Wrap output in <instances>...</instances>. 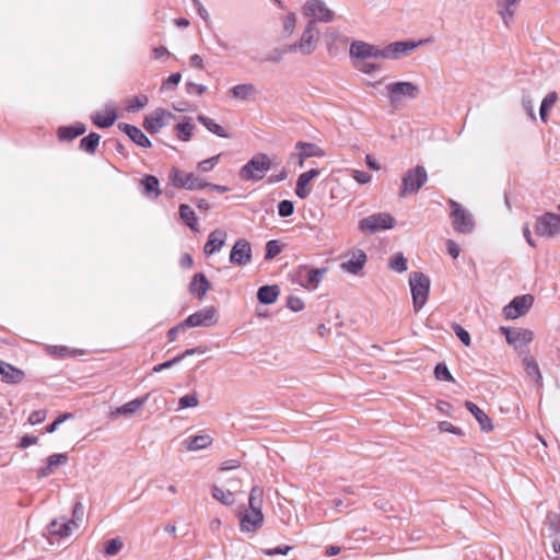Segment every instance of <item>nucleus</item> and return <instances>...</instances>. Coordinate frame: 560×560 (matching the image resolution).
Masks as SVG:
<instances>
[{
	"label": "nucleus",
	"mask_w": 560,
	"mask_h": 560,
	"mask_svg": "<svg viewBox=\"0 0 560 560\" xmlns=\"http://www.w3.org/2000/svg\"><path fill=\"white\" fill-rule=\"evenodd\" d=\"M454 331L456 334V336L458 337V339L465 345V346H469L470 345V335L467 330H465L462 326L459 325H455L454 326Z\"/></svg>",
	"instance_id": "680f3d73"
},
{
	"label": "nucleus",
	"mask_w": 560,
	"mask_h": 560,
	"mask_svg": "<svg viewBox=\"0 0 560 560\" xmlns=\"http://www.w3.org/2000/svg\"><path fill=\"white\" fill-rule=\"evenodd\" d=\"M349 55L352 61L381 59V48L362 40H355L350 45Z\"/></svg>",
	"instance_id": "f3484780"
},
{
	"label": "nucleus",
	"mask_w": 560,
	"mask_h": 560,
	"mask_svg": "<svg viewBox=\"0 0 560 560\" xmlns=\"http://www.w3.org/2000/svg\"><path fill=\"white\" fill-rule=\"evenodd\" d=\"M119 128L138 145L142 148L151 147V141L138 127L128 124H120Z\"/></svg>",
	"instance_id": "bb28decb"
},
{
	"label": "nucleus",
	"mask_w": 560,
	"mask_h": 560,
	"mask_svg": "<svg viewBox=\"0 0 560 560\" xmlns=\"http://www.w3.org/2000/svg\"><path fill=\"white\" fill-rule=\"evenodd\" d=\"M533 303L534 296L530 294L516 296L503 307V315L506 319H516L525 315L533 306Z\"/></svg>",
	"instance_id": "ddd939ff"
},
{
	"label": "nucleus",
	"mask_w": 560,
	"mask_h": 560,
	"mask_svg": "<svg viewBox=\"0 0 560 560\" xmlns=\"http://www.w3.org/2000/svg\"><path fill=\"white\" fill-rule=\"evenodd\" d=\"M501 332L505 336L509 345L515 349L526 347L534 338V332L525 328H506L501 327Z\"/></svg>",
	"instance_id": "a211bd4d"
},
{
	"label": "nucleus",
	"mask_w": 560,
	"mask_h": 560,
	"mask_svg": "<svg viewBox=\"0 0 560 560\" xmlns=\"http://www.w3.org/2000/svg\"><path fill=\"white\" fill-rule=\"evenodd\" d=\"M180 219L191 229L198 231V222L194 210L187 205L179 206Z\"/></svg>",
	"instance_id": "a19ab883"
},
{
	"label": "nucleus",
	"mask_w": 560,
	"mask_h": 560,
	"mask_svg": "<svg viewBox=\"0 0 560 560\" xmlns=\"http://www.w3.org/2000/svg\"><path fill=\"white\" fill-rule=\"evenodd\" d=\"M326 271V268L316 269L308 266H300L293 273V281L307 290H315Z\"/></svg>",
	"instance_id": "0eeeda50"
},
{
	"label": "nucleus",
	"mask_w": 560,
	"mask_h": 560,
	"mask_svg": "<svg viewBox=\"0 0 560 560\" xmlns=\"http://www.w3.org/2000/svg\"><path fill=\"white\" fill-rule=\"evenodd\" d=\"M290 550H292L291 546L283 545V546H279L277 548L265 549L264 553L266 556H276V555H283V556H285V555L289 553Z\"/></svg>",
	"instance_id": "0e129e2a"
},
{
	"label": "nucleus",
	"mask_w": 560,
	"mask_h": 560,
	"mask_svg": "<svg viewBox=\"0 0 560 560\" xmlns=\"http://www.w3.org/2000/svg\"><path fill=\"white\" fill-rule=\"evenodd\" d=\"M149 395H145L143 397H138L136 399H132L126 404H124L120 407H116L115 409L110 410L109 417L113 420H117L120 417H129L137 415L141 411L143 405L148 400Z\"/></svg>",
	"instance_id": "412c9836"
},
{
	"label": "nucleus",
	"mask_w": 560,
	"mask_h": 560,
	"mask_svg": "<svg viewBox=\"0 0 560 560\" xmlns=\"http://www.w3.org/2000/svg\"><path fill=\"white\" fill-rule=\"evenodd\" d=\"M439 430H440V432H448V433H453V434H456V435H460L462 434V430L459 428L453 425L448 421H441L439 423Z\"/></svg>",
	"instance_id": "e2e57ef3"
},
{
	"label": "nucleus",
	"mask_w": 560,
	"mask_h": 560,
	"mask_svg": "<svg viewBox=\"0 0 560 560\" xmlns=\"http://www.w3.org/2000/svg\"><path fill=\"white\" fill-rule=\"evenodd\" d=\"M353 67L365 74H372L381 70V66L373 62L372 59H362L352 61Z\"/></svg>",
	"instance_id": "a18cd8bd"
},
{
	"label": "nucleus",
	"mask_w": 560,
	"mask_h": 560,
	"mask_svg": "<svg viewBox=\"0 0 560 560\" xmlns=\"http://www.w3.org/2000/svg\"><path fill=\"white\" fill-rule=\"evenodd\" d=\"M446 249L448 255L454 259H456L460 254L459 246L453 240H448L446 242Z\"/></svg>",
	"instance_id": "338daca9"
},
{
	"label": "nucleus",
	"mask_w": 560,
	"mask_h": 560,
	"mask_svg": "<svg viewBox=\"0 0 560 560\" xmlns=\"http://www.w3.org/2000/svg\"><path fill=\"white\" fill-rule=\"evenodd\" d=\"M295 150L302 152V156L308 158H323L325 156V151L315 143L298 141L295 143Z\"/></svg>",
	"instance_id": "473e14b6"
},
{
	"label": "nucleus",
	"mask_w": 560,
	"mask_h": 560,
	"mask_svg": "<svg viewBox=\"0 0 560 560\" xmlns=\"http://www.w3.org/2000/svg\"><path fill=\"white\" fill-rule=\"evenodd\" d=\"M0 374L2 375V380L10 384L21 383L24 378V372L22 370L3 361H0Z\"/></svg>",
	"instance_id": "cd10ccee"
},
{
	"label": "nucleus",
	"mask_w": 560,
	"mask_h": 560,
	"mask_svg": "<svg viewBox=\"0 0 560 560\" xmlns=\"http://www.w3.org/2000/svg\"><path fill=\"white\" fill-rule=\"evenodd\" d=\"M79 524L75 520H67L66 517L55 518L48 525V534L58 538L69 537Z\"/></svg>",
	"instance_id": "aec40b11"
},
{
	"label": "nucleus",
	"mask_w": 560,
	"mask_h": 560,
	"mask_svg": "<svg viewBox=\"0 0 560 560\" xmlns=\"http://www.w3.org/2000/svg\"><path fill=\"white\" fill-rule=\"evenodd\" d=\"M548 527L553 534H560V515L548 514L547 516Z\"/></svg>",
	"instance_id": "4d7b16f0"
},
{
	"label": "nucleus",
	"mask_w": 560,
	"mask_h": 560,
	"mask_svg": "<svg viewBox=\"0 0 560 560\" xmlns=\"http://www.w3.org/2000/svg\"><path fill=\"white\" fill-rule=\"evenodd\" d=\"M409 284L413 308L418 312L424 306L428 300L430 279L422 272H412L409 275Z\"/></svg>",
	"instance_id": "7ed1b4c3"
},
{
	"label": "nucleus",
	"mask_w": 560,
	"mask_h": 560,
	"mask_svg": "<svg viewBox=\"0 0 560 560\" xmlns=\"http://www.w3.org/2000/svg\"><path fill=\"white\" fill-rule=\"evenodd\" d=\"M523 364H524L527 376L530 377L535 382V384L538 388H540L542 386V376L539 371L537 361L532 355L526 354L523 358Z\"/></svg>",
	"instance_id": "c85d7f7f"
},
{
	"label": "nucleus",
	"mask_w": 560,
	"mask_h": 560,
	"mask_svg": "<svg viewBox=\"0 0 560 560\" xmlns=\"http://www.w3.org/2000/svg\"><path fill=\"white\" fill-rule=\"evenodd\" d=\"M557 100L558 96L556 92H550L544 97L539 109V115L544 122L547 121L548 112L553 107Z\"/></svg>",
	"instance_id": "37998d69"
},
{
	"label": "nucleus",
	"mask_w": 560,
	"mask_h": 560,
	"mask_svg": "<svg viewBox=\"0 0 560 560\" xmlns=\"http://www.w3.org/2000/svg\"><path fill=\"white\" fill-rule=\"evenodd\" d=\"M85 132V126L83 124H77L74 126H65L58 129V138L60 140H73L74 138Z\"/></svg>",
	"instance_id": "c9c22d12"
},
{
	"label": "nucleus",
	"mask_w": 560,
	"mask_h": 560,
	"mask_svg": "<svg viewBox=\"0 0 560 560\" xmlns=\"http://www.w3.org/2000/svg\"><path fill=\"white\" fill-rule=\"evenodd\" d=\"M560 211V206L558 207ZM535 232L541 237L552 238L560 234V214L546 212L536 219Z\"/></svg>",
	"instance_id": "1a4fd4ad"
},
{
	"label": "nucleus",
	"mask_w": 560,
	"mask_h": 560,
	"mask_svg": "<svg viewBox=\"0 0 560 560\" xmlns=\"http://www.w3.org/2000/svg\"><path fill=\"white\" fill-rule=\"evenodd\" d=\"M395 219L386 212L374 213L359 221L358 229L362 233L374 234L383 230L393 229Z\"/></svg>",
	"instance_id": "423d86ee"
},
{
	"label": "nucleus",
	"mask_w": 560,
	"mask_h": 560,
	"mask_svg": "<svg viewBox=\"0 0 560 560\" xmlns=\"http://www.w3.org/2000/svg\"><path fill=\"white\" fill-rule=\"evenodd\" d=\"M219 320L218 311L214 306H206L189 315L185 320L186 327H211Z\"/></svg>",
	"instance_id": "f8f14e48"
},
{
	"label": "nucleus",
	"mask_w": 560,
	"mask_h": 560,
	"mask_svg": "<svg viewBox=\"0 0 560 560\" xmlns=\"http://www.w3.org/2000/svg\"><path fill=\"white\" fill-rule=\"evenodd\" d=\"M240 529L242 533H256L264 525V514L250 510L238 512Z\"/></svg>",
	"instance_id": "6ab92c4d"
},
{
	"label": "nucleus",
	"mask_w": 560,
	"mask_h": 560,
	"mask_svg": "<svg viewBox=\"0 0 560 560\" xmlns=\"http://www.w3.org/2000/svg\"><path fill=\"white\" fill-rule=\"evenodd\" d=\"M149 103V98L147 95H138L131 97L127 102V110L129 112H138L144 108Z\"/></svg>",
	"instance_id": "49530a36"
},
{
	"label": "nucleus",
	"mask_w": 560,
	"mask_h": 560,
	"mask_svg": "<svg viewBox=\"0 0 560 560\" xmlns=\"http://www.w3.org/2000/svg\"><path fill=\"white\" fill-rule=\"evenodd\" d=\"M302 14L308 19L307 22L316 23H329L335 19V12L328 8L324 0H306L303 8Z\"/></svg>",
	"instance_id": "20e7f679"
},
{
	"label": "nucleus",
	"mask_w": 560,
	"mask_h": 560,
	"mask_svg": "<svg viewBox=\"0 0 560 560\" xmlns=\"http://www.w3.org/2000/svg\"><path fill=\"white\" fill-rule=\"evenodd\" d=\"M101 136L95 132H91L89 136L84 137L80 142V148L88 153L93 154L96 151V148L100 143Z\"/></svg>",
	"instance_id": "c03bdc74"
},
{
	"label": "nucleus",
	"mask_w": 560,
	"mask_h": 560,
	"mask_svg": "<svg viewBox=\"0 0 560 560\" xmlns=\"http://www.w3.org/2000/svg\"><path fill=\"white\" fill-rule=\"evenodd\" d=\"M185 328H187V327H186V325H184V322H182L178 325L171 328L167 331V337H168L170 341H175L179 331L184 330Z\"/></svg>",
	"instance_id": "774afa93"
},
{
	"label": "nucleus",
	"mask_w": 560,
	"mask_h": 560,
	"mask_svg": "<svg viewBox=\"0 0 560 560\" xmlns=\"http://www.w3.org/2000/svg\"><path fill=\"white\" fill-rule=\"evenodd\" d=\"M195 126L191 118L185 117L182 122L175 126L177 137L183 141H189L192 137Z\"/></svg>",
	"instance_id": "4c0bfd02"
},
{
	"label": "nucleus",
	"mask_w": 560,
	"mask_h": 560,
	"mask_svg": "<svg viewBox=\"0 0 560 560\" xmlns=\"http://www.w3.org/2000/svg\"><path fill=\"white\" fill-rule=\"evenodd\" d=\"M434 375L440 381L445 382H454V377L452 376L448 368L444 363H439L434 369Z\"/></svg>",
	"instance_id": "5fc2aeb1"
},
{
	"label": "nucleus",
	"mask_w": 560,
	"mask_h": 560,
	"mask_svg": "<svg viewBox=\"0 0 560 560\" xmlns=\"http://www.w3.org/2000/svg\"><path fill=\"white\" fill-rule=\"evenodd\" d=\"M352 177L362 185L370 183L372 178L369 173L358 170L352 171Z\"/></svg>",
	"instance_id": "69168bd1"
},
{
	"label": "nucleus",
	"mask_w": 560,
	"mask_h": 560,
	"mask_svg": "<svg viewBox=\"0 0 560 560\" xmlns=\"http://www.w3.org/2000/svg\"><path fill=\"white\" fill-rule=\"evenodd\" d=\"M73 418V415L72 413H69V412H66V413H62L51 424H49L47 428H46V431L48 433H54L57 428L62 423L65 422L66 420L68 419H72Z\"/></svg>",
	"instance_id": "13d9d810"
},
{
	"label": "nucleus",
	"mask_w": 560,
	"mask_h": 560,
	"mask_svg": "<svg viewBox=\"0 0 560 560\" xmlns=\"http://www.w3.org/2000/svg\"><path fill=\"white\" fill-rule=\"evenodd\" d=\"M451 220L453 229L460 234H470L475 230V220L472 214L463 208L457 201L450 200Z\"/></svg>",
	"instance_id": "39448f33"
},
{
	"label": "nucleus",
	"mask_w": 560,
	"mask_h": 560,
	"mask_svg": "<svg viewBox=\"0 0 560 560\" xmlns=\"http://www.w3.org/2000/svg\"><path fill=\"white\" fill-rule=\"evenodd\" d=\"M282 244L278 240L268 241L266 244L265 259L271 260L282 252Z\"/></svg>",
	"instance_id": "09e8293b"
},
{
	"label": "nucleus",
	"mask_w": 560,
	"mask_h": 560,
	"mask_svg": "<svg viewBox=\"0 0 560 560\" xmlns=\"http://www.w3.org/2000/svg\"><path fill=\"white\" fill-rule=\"evenodd\" d=\"M465 406L472 413L482 431L489 432L493 429L490 418L477 405L471 401H466Z\"/></svg>",
	"instance_id": "7c9ffc66"
},
{
	"label": "nucleus",
	"mask_w": 560,
	"mask_h": 560,
	"mask_svg": "<svg viewBox=\"0 0 560 560\" xmlns=\"http://www.w3.org/2000/svg\"><path fill=\"white\" fill-rule=\"evenodd\" d=\"M278 285H262L258 289L257 299L262 304H272L279 296Z\"/></svg>",
	"instance_id": "f704fd0d"
},
{
	"label": "nucleus",
	"mask_w": 560,
	"mask_h": 560,
	"mask_svg": "<svg viewBox=\"0 0 560 560\" xmlns=\"http://www.w3.org/2000/svg\"><path fill=\"white\" fill-rule=\"evenodd\" d=\"M220 158H221V154H217L214 156H211L209 159L200 161L197 164L198 171L201 172V173L211 172L215 167V165L219 163Z\"/></svg>",
	"instance_id": "864d4df0"
},
{
	"label": "nucleus",
	"mask_w": 560,
	"mask_h": 560,
	"mask_svg": "<svg viewBox=\"0 0 560 560\" xmlns=\"http://www.w3.org/2000/svg\"><path fill=\"white\" fill-rule=\"evenodd\" d=\"M142 194L147 197L156 198L160 195V184L155 176L148 175L141 180Z\"/></svg>",
	"instance_id": "e433bc0d"
},
{
	"label": "nucleus",
	"mask_w": 560,
	"mask_h": 560,
	"mask_svg": "<svg viewBox=\"0 0 560 560\" xmlns=\"http://www.w3.org/2000/svg\"><path fill=\"white\" fill-rule=\"evenodd\" d=\"M296 15L295 13L293 12H289L288 14H285L282 19V25H283V33L287 35V36H291L294 31H295V26H296Z\"/></svg>",
	"instance_id": "8fccbe9b"
},
{
	"label": "nucleus",
	"mask_w": 560,
	"mask_h": 560,
	"mask_svg": "<svg viewBox=\"0 0 560 560\" xmlns=\"http://www.w3.org/2000/svg\"><path fill=\"white\" fill-rule=\"evenodd\" d=\"M230 93L234 98L245 101L256 93V88L250 83L237 84L230 90Z\"/></svg>",
	"instance_id": "ea45409f"
},
{
	"label": "nucleus",
	"mask_w": 560,
	"mask_h": 560,
	"mask_svg": "<svg viewBox=\"0 0 560 560\" xmlns=\"http://www.w3.org/2000/svg\"><path fill=\"white\" fill-rule=\"evenodd\" d=\"M180 73H172L162 84V89H175L180 82Z\"/></svg>",
	"instance_id": "052dcab7"
},
{
	"label": "nucleus",
	"mask_w": 560,
	"mask_h": 560,
	"mask_svg": "<svg viewBox=\"0 0 560 560\" xmlns=\"http://www.w3.org/2000/svg\"><path fill=\"white\" fill-rule=\"evenodd\" d=\"M294 211V205L290 200H282L278 205V213L282 218L290 217Z\"/></svg>",
	"instance_id": "6e6d98bb"
},
{
	"label": "nucleus",
	"mask_w": 560,
	"mask_h": 560,
	"mask_svg": "<svg viewBox=\"0 0 560 560\" xmlns=\"http://www.w3.org/2000/svg\"><path fill=\"white\" fill-rule=\"evenodd\" d=\"M116 118V109L112 105H107L105 108L97 110L92 115L93 122L101 128H108L113 126Z\"/></svg>",
	"instance_id": "393cba45"
},
{
	"label": "nucleus",
	"mask_w": 560,
	"mask_h": 560,
	"mask_svg": "<svg viewBox=\"0 0 560 560\" xmlns=\"http://www.w3.org/2000/svg\"><path fill=\"white\" fill-rule=\"evenodd\" d=\"M389 268L397 272H404L407 270V259L401 253L393 256L388 264Z\"/></svg>",
	"instance_id": "3c124183"
},
{
	"label": "nucleus",
	"mask_w": 560,
	"mask_h": 560,
	"mask_svg": "<svg viewBox=\"0 0 560 560\" xmlns=\"http://www.w3.org/2000/svg\"><path fill=\"white\" fill-rule=\"evenodd\" d=\"M253 250L250 243L245 238H238L232 246L230 262L235 266H247L250 264Z\"/></svg>",
	"instance_id": "4468645a"
},
{
	"label": "nucleus",
	"mask_w": 560,
	"mask_h": 560,
	"mask_svg": "<svg viewBox=\"0 0 560 560\" xmlns=\"http://www.w3.org/2000/svg\"><path fill=\"white\" fill-rule=\"evenodd\" d=\"M427 179L428 175L423 166H416L407 171L402 177L399 196L405 197L408 194H417Z\"/></svg>",
	"instance_id": "6e6552de"
},
{
	"label": "nucleus",
	"mask_w": 560,
	"mask_h": 560,
	"mask_svg": "<svg viewBox=\"0 0 560 560\" xmlns=\"http://www.w3.org/2000/svg\"><path fill=\"white\" fill-rule=\"evenodd\" d=\"M170 179L175 187L187 190H200L208 186L207 182L199 178L194 173H186L177 168L171 171Z\"/></svg>",
	"instance_id": "9d476101"
},
{
	"label": "nucleus",
	"mask_w": 560,
	"mask_h": 560,
	"mask_svg": "<svg viewBox=\"0 0 560 560\" xmlns=\"http://www.w3.org/2000/svg\"><path fill=\"white\" fill-rule=\"evenodd\" d=\"M199 405V397L196 393L185 395L178 399V409L195 408Z\"/></svg>",
	"instance_id": "603ef678"
},
{
	"label": "nucleus",
	"mask_w": 560,
	"mask_h": 560,
	"mask_svg": "<svg viewBox=\"0 0 560 560\" xmlns=\"http://www.w3.org/2000/svg\"><path fill=\"white\" fill-rule=\"evenodd\" d=\"M209 289L210 283L203 273H197L192 277L189 290L199 300L203 299Z\"/></svg>",
	"instance_id": "2f4dec72"
},
{
	"label": "nucleus",
	"mask_w": 560,
	"mask_h": 560,
	"mask_svg": "<svg viewBox=\"0 0 560 560\" xmlns=\"http://www.w3.org/2000/svg\"><path fill=\"white\" fill-rule=\"evenodd\" d=\"M272 159L265 153H257L242 166L240 178L245 182H258L265 177L272 166Z\"/></svg>",
	"instance_id": "f257e3e1"
},
{
	"label": "nucleus",
	"mask_w": 560,
	"mask_h": 560,
	"mask_svg": "<svg viewBox=\"0 0 560 560\" xmlns=\"http://www.w3.org/2000/svg\"><path fill=\"white\" fill-rule=\"evenodd\" d=\"M264 489L260 486H254L248 497V509L256 513H262Z\"/></svg>",
	"instance_id": "72a5a7b5"
},
{
	"label": "nucleus",
	"mask_w": 560,
	"mask_h": 560,
	"mask_svg": "<svg viewBox=\"0 0 560 560\" xmlns=\"http://www.w3.org/2000/svg\"><path fill=\"white\" fill-rule=\"evenodd\" d=\"M228 234L222 229H217L212 231L209 236L208 241L205 244L203 252L207 256L214 255L219 253L225 245Z\"/></svg>",
	"instance_id": "4be33fe9"
},
{
	"label": "nucleus",
	"mask_w": 560,
	"mask_h": 560,
	"mask_svg": "<svg viewBox=\"0 0 560 560\" xmlns=\"http://www.w3.org/2000/svg\"><path fill=\"white\" fill-rule=\"evenodd\" d=\"M365 262V253L362 249H353L349 254V259L341 264V269L355 275L364 267Z\"/></svg>",
	"instance_id": "5701e85b"
},
{
	"label": "nucleus",
	"mask_w": 560,
	"mask_h": 560,
	"mask_svg": "<svg viewBox=\"0 0 560 560\" xmlns=\"http://www.w3.org/2000/svg\"><path fill=\"white\" fill-rule=\"evenodd\" d=\"M46 416L47 411L45 409L35 410L30 415L28 422L31 424H39L46 419Z\"/></svg>",
	"instance_id": "bf43d9fd"
},
{
	"label": "nucleus",
	"mask_w": 560,
	"mask_h": 560,
	"mask_svg": "<svg viewBox=\"0 0 560 560\" xmlns=\"http://www.w3.org/2000/svg\"><path fill=\"white\" fill-rule=\"evenodd\" d=\"M197 120L213 135H217L218 137H221V138L230 137V135L225 131V129L222 126H220L219 124H217L213 119L200 115L197 117Z\"/></svg>",
	"instance_id": "58836bf2"
},
{
	"label": "nucleus",
	"mask_w": 560,
	"mask_h": 560,
	"mask_svg": "<svg viewBox=\"0 0 560 560\" xmlns=\"http://www.w3.org/2000/svg\"><path fill=\"white\" fill-rule=\"evenodd\" d=\"M212 497L225 505H232L235 502V498L232 491L224 490L221 487L213 486L212 487Z\"/></svg>",
	"instance_id": "79ce46f5"
},
{
	"label": "nucleus",
	"mask_w": 560,
	"mask_h": 560,
	"mask_svg": "<svg viewBox=\"0 0 560 560\" xmlns=\"http://www.w3.org/2000/svg\"><path fill=\"white\" fill-rule=\"evenodd\" d=\"M213 439L209 434H198L189 436L183 441V445L189 452H197L209 447Z\"/></svg>",
	"instance_id": "a878e982"
},
{
	"label": "nucleus",
	"mask_w": 560,
	"mask_h": 560,
	"mask_svg": "<svg viewBox=\"0 0 560 560\" xmlns=\"http://www.w3.org/2000/svg\"><path fill=\"white\" fill-rule=\"evenodd\" d=\"M319 35L320 33L318 28L313 25V22H307L299 40L289 45L285 48V51L300 52L303 56H310L317 48Z\"/></svg>",
	"instance_id": "f03ea898"
},
{
	"label": "nucleus",
	"mask_w": 560,
	"mask_h": 560,
	"mask_svg": "<svg viewBox=\"0 0 560 560\" xmlns=\"http://www.w3.org/2000/svg\"><path fill=\"white\" fill-rule=\"evenodd\" d=\"M173 117L174 115L171 112L164 108H156L144 117L143 127L149 133H156L164 126H167Z\"/></svg>",
	"instance_id": "2eb2a0df"
},
{
	"label": "nucleus",
	"mask_w": 560,
	"mask_h": 560,
	"mask_svg": "<svg viewBox=\"0 0 560 560\" xmlns=\"http://www.w3.org/2000/svg\"><path fill=\"white\" fill-rule=\"evenodd\" d=\"M319 175V171L312 168L307 172L302 173L298 180L295 187V194L299 198L305 199L311 194L310 183Z\"/></svg>",
	"instance_id": "b1692460"
},
{
	"label": "nucleus",
	"mask_w": 560,
	"mask_h": 560,
	"mask_svg": "<svg viewBox=\"0 0 560 560\" xmlns=\"http://www.w3.org/2000/svg\"><path fill=\"white\" fill-rule=\"evenodd\" d=\"M46 462V466L38 470V478H45L51 475L56 467L59 465H65L68 462V456L66 454H54L50 455Z\"/></svg>",
	"instance_id": "c756f323"
},
{
	"label": "nucleus",
	"mask_w": 560,
	"mask_h": 560,
	"mask_svg": "<svg viewBox=\"0 0 560 560\" xmlns=\"http://www.w3.org/2000/svg\"><path fill=\"white\" fill-rule=\"evenodd\" d=\"M419 46L416 42H395L381 48V59L397 60Z\"/></svg>",
	"instance_id": "dca6fc26"
},
{
	"label": "nucleus",
	"mask_w": 560,
	"mask_h": 560,
	"mask_svg": "<svg viewBox=\"0 0 560 560\" xmlns=\"http://www.w3.org/2000/svg\"><path fill=\"white\" fill-rule=\"evenodd\" d=\"M122 547L124 544L120 538L109 539L104 546V553L108 557H114L121 551Z\"/></svg>",
	"instance_id": "de8ad7c7"
},
{
	"label": "nucleus",
	"mask_w": 560,
	"mask_h": 560,
	"mask_svg": "<svg viewBox=\"0 0 560 560\" xmlns=\"http://www.w3.org/2000/svg\"><path fill=\"white\" fill-rule=\"evenodd\" d=\"M386 91L390 103H398L404 98H416L419 94V88L408 81L389 83L386 85Z\"/></svg>",
	"instance_id": "9b49d317"
}]
</instances>
